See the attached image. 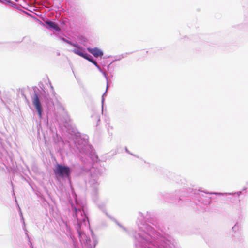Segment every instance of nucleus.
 I'll use <instances>...</instances> for the list:
<instances>
[{
    "label": "nucleus",
    "mask_w": 248,
    "mask_h": 248,
    "mask_svg": "<svg viewBox=\"0 0 248 248\" xmlns=\"http://www.w3.org/2000/svg\"><path fill=\"white\" fill-rule=\"evenodd\" d=\"M70 169L68 167L57 164L54 169L56 176L61 177H68L70 173Z\"/></svg>",
    "instance_id": "f257e3e1"
},
{
    "label": "nucleus",
    "mask_w": 248,
    "mask_h": 248,
    "mask_svg": "<svg viewBox=\"0 0 248 248\" xmlns=\"http://www.w3.org/2000/svg\"><path fill=\"white\" fill-rule=\"evenodd\" d=\"M32 103L37 110L38 115L40 117L42 116V107L39 99L38 95L37 93L34 95V98L32 99Z\"/></svg>",
    "instance_id": "f03ea898"
},
{
    "label": "nucleus",
    "mask_w": 248,
    "mask_h": 248,
    "mask_svg": "<svg viewBox=\"0 0 248 248\" xmlns=\"http://www.w3.org/2000/svg\"><path fill=\"white\" fill-rule=\"evenodd\" d=\"M87 50L95 57L102 56L103 55V52L97 48H88Z\"/></svg>",
    "instance_id": "7ed1b4c3"
},
{
    "label": "nucleus",
    "mask_w": 248,
    "mask_h": 248,
    "mask_svg": "<svg viewBox=\"0 0 248 248\" xmlns=\"http://www.w3.org/2000/svg\"><path fill=\"white\" fill-rule=\"evenodd\" d=\"M45 23L47 26V28L48 29H53L56 31H59L60 30V29L57 24L53 22L50 21H46Z\"/></svg>",
    "instance_id": "20e7f679"
},
{
    "label": "nucleus",
    "mask_w": 248,
    "mask_h": 248,
    "mask_svg": "<svg viewBox=\"0 0 248 248\" xmlns=\"http://www.w3.org/2000/svg\"><path fill=\"white\" fill-rule=\"evenodd\" d=\"M73 52L74 53H75L82 57H84V55H85V53H84L83 52V50L81 47H78V48L74 49L73 50Z\"/></svg>",
    "instance_id": "39448f33"
},
{
    "label": "nucleus",
    "mask_w": 248,
    "mask_h": 248,
    "mask_svg": "<svg viewBox=\"0 0 248 248\" xmlns=\"http://www.w3.org/2000/svg\"><path fill=\"white\" fill-rule=\"evenodd\" d=\"M83 58L88 60L89 61L91 62L92 63L94 64L95 65L97 66V64L96 61H94L93 59L92 58V56L88 55L87 53H85V55H84V57Z\"/></svg>",
    "instance_id": "423d86ee"
},
{
    "label": "nucleus",
    "mask_w": 248,
    "mask_h": 248,
    "mask_svg": "<svg viewBox=\"0 0 248 248\" xmlns=\"http://www.w3.org/2000/svg\"><path fill=\"white\" fill-rule=\"evenodd\" d=\"M69 44L72 45V46L77 47V48H78V47H80L79 46H78L76 44H73V43H70L69 42H67Z\"/></svg>",
    "instance_id": "0eeeda50"
}]
</instances>
